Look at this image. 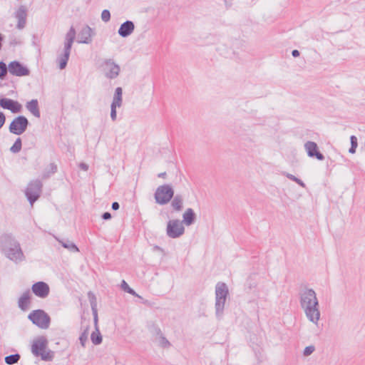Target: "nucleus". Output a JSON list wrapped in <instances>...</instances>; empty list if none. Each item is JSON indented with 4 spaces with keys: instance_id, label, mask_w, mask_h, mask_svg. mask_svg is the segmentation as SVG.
<instances>
[{
    "instance_id": "obj_1",
    "label": "nucleus",
    "mask_w": 365,
    "mask_h": 365,
    "mask_svg": "<svg viewBox=\"0 0 365 365\" xmlns=\"http://www.w3.org/2000/svg\"><path fill=\"white\" fill-rule=\"evenodd\" d=\"M299 303L307 318L315 325L320 319L319 304L317 294L313 289L304 288L299 292Z\"/></svg>"
},
{
    "instance_id": "obj_2",
    "label": "nucleus",
    "mask_w": 365,
    "mask_h": 365,
    "mask_svg": "<svg viewBox=\"0 0 365 365\" xmlns=\"http://www.w3.org/2000/svg\"><path fill=\"white\" fill-rule=\"evenodd\" d=\"M0 252L15 263L26 258L20 242L12 233L6 232L0 235Z\"/></svg>"
},
{
    "instance_id": "obj_3",
    "label": "nucleus",
    "mask_w": 365,
    "mask_h": 365,
    "mask_svg": "<svg viewBox=\"0 0 365 365\" xmlns=\"http://www.w3.org/2000/svg\"><path fill=\"white\" fill-rule=\"evenodd\" d=\"M76 36V29L72 26H71L68 31L66 33L65 36V41L63 43V51L58 55L57 62L58 63V67L61 70L64 69L66 66L68 61L69 59V56L71 54V51L72 48V45L74 42L75 38Z\"/></svg>"
},
{
    "instance_id": "obj_4",
    "label": "nucleus",
    "mask_w": 365,
    "mask_h": 365,
    "mask_svg": "<svg viewBox=\"0 0 365 365\" xmlns=\"http://www.w3.org/2000/svg\"><path fill=\"white\" fill-rule=\"evenodd\" d=\"M48 340L43 336H38L34 340L31 346V352L35 356H40L41 360L51 361L53 360L54 354L51 350H46Z\"/></svg>"
},
{
    "instance_id": "obj_5",
    "label": "nucleus",
    "mask_w": 365,
    "mask_h": 365,
    "mask_svg": "<svg viewBox=\"0 0 365 365\" xmlns=\"http://www.w3.org/2000/svg\"><path fill=\"white\" fill-rule=\"evenodd\" d=\"M229 295V290L227 284L224 282H218L215 287V314L218 319H221L223 314L227 297Z\"/></svg>"
},
{
    "instance_id": "obj_6",
    "label": "nucleus",
    "mask_w": 365,
    "mask_h": 365,
    "mask_svg": "<svg viewBox=\"0 0 365 365\" xmlns=\"http://www.w3.org/2000/svg\"><path fill=\"white\" fill-rule=\"evenodd\" d=\"M28 318L34 324L42 329H48L51 324V317L43 309L32 311Z\"/></svg>"
},
{
    "instance_id": "obj_7",
    "label": "nucleus",
    "mask_w": 365,
    "mask_h": 365,
    "mask_svg": "<svg viewBox=\"0 0 365 365\" xmlns=\"http://www.w3.org/2000/svg\"><path fill=\"white\" fill-rule=\"evenodd\" d=\"M174 190L171 185L165 184L157 187L154 197L155 202L163 205L168 204L173 197Z\"/></svg>"
},
{
    "instance_id": "obj_8",
    "label": "nucleus",
    "mask_w": 365,
    "mask_h": 365,
    "mask_svg": "<svg viewBox=\"0 0 365 365\" xmlns=\"http://www.w3.org/2000/svg\"><path fill=\"white\" fill-rule=\"evenodd\" d=\"M42 187L43 184L40 180H31L28 184L25 195L31 206L39 198L42 192Z\"/></svg>"
},
{
    "instance_id": "obj_9",
    "label": "nucleus",
    "mask_w": 365,
    "mask_h": 365,
    "mask_svg": "<svg viewBox=\"0 0 365 365\" xmlns=\"http://www.w3.org/2000/svg\"><path fill=\"white\" fill-rule=\"evenodd\" d=\"M29 125V122L25 116L19 115L11 121L9 130L11 133L20 135L26 130Z\"/></svg>"
},
{
    "instance_id": "obj_10",
    "label": "nucleus",
    "mask_w": 365,
    "mask_h": 365,
    "mask_svg": "<svg viewBox=\"0 0 365 365\" xmlns=\"http://www.w3.org/2000/svg\"><path fill=\"white\" fill-rule=\"evenodd\" d=\"M185 227L179 220H171L168 222L166 233L170 238H178L183 235Z\"/></svg>"
},
{
    "instance_id": "obj_11",
    "label": "nucleus",
    "mask_w": 365,
    "mask_h": 365,
    "mask_svg": "<svg viewBox=\"0 0 365 365\" xmlns=\"http://www.w3.org/2000/svg\"><path fill=\"white\" fill-rule=\"evenodd\" d=\"M107 78L114 79L119 75L120 68L112 59H105L101 65Z\"/></svg>"
},
{
    "instance_id": "obj_12",
    "label": "nucleus",
    "mask_w": 365,
    "mask_h": 365,
    "mask_svg": "<svg viewBox=\"0 0 365 365\" xmlns=\"http://www.w3.org/2000/svg\"><path fill=\"white\" fill-rule=\"evenodd\" d=\"M9 72L15 76H25L30 73L29 69L17 61L9 63Z\"/></svg>"
},
{
    "instance_id": "obj_13",
    "label": "nucleus",
    "mask_w": 365,
    "mask_h": 365,
    "mask_svg": "<svg viewBox=\"0 0 365 365\" xmlns=\"http://www.w3.org/2000/svg\"><path fill=\"white\" fill-rule=\"evenodd\" d=\"M31 289L36 296L42 299L48 297L50 291L48 285L44 282L34 283L32 285Z\"/></svg>"
},
{
    "instance_id": "obj_14",
    "label": "nucleus",
    "mask_w": 365,
    "mask_h": 365,
    "mask_svg": "<svg viewBox=\"0 0 365 365\" xmlns=\"http://www.w3.org/2000/svg\"><path fill=\"white\" fill-rule=\"evenodd\" d=\"M304 148L310 158H316L319 160H323L324 156L318 150L317 144L313 141H307L304 144Z\"/></svg>"
},
{
    "instance_id": "obj_15",
    "label": "nucleus",
    "mask_w": 365,
    "mask_h": 365,
    "mask_svg": "<svg viewBox=\"0 0 365 365\" xmlns=\"http://www.w3.org/2000/svg\"><path fill=\"white\" fill-rule=\"evenodd\" d=\"M94 32L88 25L83 26L78 34V43L88 44L91 43Z\"/></svg>"
},
{
    "instance_id": "obj_16",
    "label": "nucleus",
    "mask_w": 365,
    "mask_h": 365,
    "mask_svg": "<svg viewBox=\"0 0 365 365\" xmlns=\"http://www.w3.org/2000/svg\"><path fill=\"white\" fill-rule=\"evenodd\" d=\"M2 108L9 110L13 113H20L22 110V106L17 101L3 98Z\"/></svg>"
},
{
    "instance_id": "obj_17",
    "label": "nucleus",
    "mask_w": 365,
    "mask_h": 365,
    "mask_svg": "<svg viewBox=\"0 0 365 365\" xmlns=\"http://www.w3.org/2000/svg\"><path fill=\"white\" fill-rule=\"evenodd\" d=\"M14 16L18 20L16 28L19 29H23L26 26L27 16L26 9L25 6H21L15 12Z\"/></svg>"
},
{
    "instance_id": "obj_18",
    "label": "nucleus",
    "mask_w": 365,
    "mask_h": 365,
    "mask_svg": "<svg viewBox=\"0 0 365 365\" xmlns=\"http://www.w3.org/2000/svg\"><path fill=\"white\" fill-rule=\"evenodd\" d=\"M134 23L132 21L127 20L120 26L118 33L120 36L123 38H126L134 31Z\"/></svg>"
},
{
    "instance_id": "obj_19",
    "label": "nucleus",
    "mask_w": 365,
    "mask_h": 365,
    "mask_svg": "<svg viewBox=\"0 0 365 365\" xmlns=\"http://www.w3.org/2000/svg\"><path fill=\"white\" fill-rule=\"evenodd\" d=\"M31 293L28 289L25 291L23 294L19 297L18 301V306L22 311H26L29 309L31 304Z\"/></svg>"
},
{
    "instance_id": "obj_20",
    "label": "nucleus",
    "mask_w": 365,
    "mask_h": 365,
    "mask_svg": "<svg viewBox=\"0 0 365 365\" xmlns=\"http://www.w3.org/2000/svg\"><path fill=\"white\" fill-rule=\"evenodd\" d=\"M88 298L91 304L92 313L93 315L94 324L96 325L98 322V311H97V299L93 292L91 291L88 292Z\"/></svg>"
},
{
    "instance_id": "obj_21",
    "label": "nucleus",
    "mask_w": 365,
    "mask_h": 365,
    "mask_svg": "<svg viewBox=\"0 0 365 365\" xmlns=\"http://www.w3.org/2000/svg\"><path fill=\"white\" fill-rule=\"evenodd\" d=\"M26 109L35 117L40 118L41 113L37 99H32L26 104Z\"/></svg>"
},
{
    "instance_id": "obj_22",
    "label": "nucleus",
    "mask_w": 365,
    "mask_h": 365,
    "mask_svg": "<svg viewBox=\"0 0 365 365\" xmlns=\"http://www.w3.org/2000/svg\"><path fill=\"white\" fill-rule=\"evenodd\" d=\"M182 218H183L182 222L187 226H190L195 222L196 215L192 208H187L185 210V212H184V214L182 215Z\"/></svg>"
},
{
    "instance_id": "obj_23",
    "label": "nucleus",
    "mask_w": 365,
    "mask_h": 365,
    "mask_svg": "<svg viewBox=\"0 0 365 365\" xmlns=\"http://www.w3.org/2000/svg\"><path fill=\"white\" fill-rule=\"evenodd\" d=\"M54 238L64 248L72 252H79V249L73 242L67 240L66 241H63L58 237L53 235Z\"/></svg>"
},
{
    "instance_id": "obj_24",
    "label": "nucleus",
    "mask_w": 365,
    "mask_h": 365,
    "mask_svg": "<svg viewBox=\"0 0 365 365\" xmlns=\"http://www.w3.org/2000/svg\"><path fill=\"white\" fill-rule=\"evenodd\" d=\"M171 206L175 211H180L183 207V197L181 195H173Z\"/></svg>"
},
{
    "instance_id": "obj_25",
    "label": "nucleus",
    "mask_w": 365,
    "mask_h": 365,
    "mask_svg": "<svg viewBox=\"0 0 365 365\" xmlns=\"http://www.w3.org/2000/svg\"><path fill=\"white\" fill-rule=\"evenodd\" d=\"M123 90L120 87H118L115 88L113 102L111 104H114L115 106L120 107L122 105L123 99Z\"/></svg>"
},
{
    "instance_id": "obj_26",
    "label": "nucleus",
    "mask_w": 365,
    "mask_h": 365,
    "mask_svg": "<svg viewBox=\"0 0 365 365\" xmlns=\"http://www.w3.org/2000/svg\"><path fill=\"white\" fill-rule=\"evenodd\" d=\"M96 330L92 332L91 339L93 344L98 345L102 343V336L98 327V323L95 324Z\"/></svg>"
},
{
    "instance_id": "obj_27",
    "label": "nucleus",
    "mask_w": 365,
    "mask_h": 365,
    "mask_svg": "<svg viewBox=\"0 0 365 365\" xmlns=\"http://www.w3.org/2000/svg\"><path fill=\"white\" fill-rule=\"evenodd\" d=\"M21 358V356L19 354H11L5 357L4 361L6 364L9 365H13L14 364L18 363Z\"/></svg>"
},
{
    "instance_id": "obj_28",
    "label": "nucleus",
    "mask_w": 365,
    "mask_h": 365,
    "mask_svg": "<svg viewBox=\"0 0 365 365\" xmlns=\"http://www.w3.org/2000/svg\"><path fill=\"white\" fill-rule=\"evenodd\" d=\"M155 330H156L157 334L160 336V345L164 348L170 346V341L162 334L160 329L159 327H156Z\"/></svg>"
},
{
    "instance_id": "obj_29",
    "label": "nucleus",
    "mask_w": 365,
    "mask_h": 365,
    "mask_svg": "<svg viewBox=\"0 0 365 365\" xmlns=\"http://www.w3.org/2000/svg\"><path fill=\"white\" fill-rule=\"evenodd\" d=\"M22 142L21 138H16L13 145L10 148V151L13 153H18L21 151Z\"/></svg>"
},
{
    "instance_id": "obj_30",
    "label": "nucleus",
    "mask_w": 365,
    "mask_h": 365,
    "mask_svg": "<svg viewBox=\"0 0 365 365\" xmlns=\"http://www.w3.org/2000/svg\"><path fill=\"white\" fill-rule=\"evenodd\" d=\"M9 72V65L4 61H0V79H4Z\"/></svg>"
},
{
    "instance_id": "obj_31",
    "label": "nucleus",
    "mask_w": 365,
    "mask_h": 365,
    "mask_svg": "<svg viewBox=\"0 0 365 365\" xmlns=\"http://www.w3.org/2000/svg\"><path fill=\"white\" fill-rule=\"evenodd\" d=\"M121 288L123 291L133 295V296H137L138 297V294L135 292L134 289H133L132 288H130L129 287V285L128 284V283L125 281V280H123L122 281V283H121Z\"/></svg>"
},
{
    "instance_id": "obj_32",
    "label": "nucleus",
    "mask_w": 365,
    "mask_h": 365,
    "mask_svg": "<svg viewBox=\"0 0 365 365\" xmlns=\"http://www.w3.org/2000/svg\"><path fill=\"white\" fill-rule=\"evenodd\" d=\"M88 327H87L83 332L81 333L79 341L82 346L85 347L86 343L88 340Z\"/></svg>"
},
{
    "instance_id": "obj_33",
    "label": "nucleus",
    "mask_w": 365,
    "mask_h": 365,
    "mask_svg": "<svg viewBox=\"0 0 365 365\" xmlns=\"http://www.w3.org/2000/svg\"><path fill=\"white\" fill-rule=\"evenodd\" d=\"M101 19L104 22H108L110 19V13L108 10L104 9L101 13Z\"/></svg>"
},
{
    "instance_id": "obj_34",
    "label": "nucleus",
    "mask_w": 365,
    "mask_h": 365,
    "mask_svg": "<svg viewBox=\"0 0 365 365\" xmlns=\"http://www.w3.org/2000/svg\"><path fill=\"white\" fill-rule=\"evenodd\" d=\"M118 106H115L114 104L110 105V118L113 121H115L117 118V112H116V108Z\"/></svg>"
},
{
    "instance_id": "obj_35",
    "label": "nucleus",
    "mask_w": 365,
    "mask_h": 365,
    "mask_svg": "<svg viewBox=\"0 0 365 365\" xmlns=\"http://www.w3.org/2000/svg\"><path fill=\"white\" fill-rule=\"evenodd\" d=\"M314 350L315 348L314 346H308L304 349L303 354L306 356H309L314 351Z\"/></svg>"
},
{
    "instance_id": "obj_36",
    "label": "nucleus",
    "mask_w": 365,
    "mask_h": 365,
    "mask_svg": "<svg viewBox=\"0 0 365 365\" xmlns=\"http://www.w3.org/2000/svg\"><path fill=\"white\" fill-rule=\"evenodd\" d=\"M350 141H351V146H354L357 148L358 143H357V138L355 135H351L350 137Z\"/></svg>"
},
{
    "instance_id": "obj_37",
    "label": "nucleus",
    "mask_w": 365,
    "mask_h": 365,
    "mask_svg": "<svg viewBox=\"0 0 365 365\" xmlns=\"http://www.w3.org/2000/svg\"><path fill=\"white\" fill-rule=\"evenodd\" d=\"M6 121V116L4 113L0 112V129L3 127Z\"/></svg>"
},
{
    "instance_id": "obj_38",
    "label": "nucleus",
    "mask_w": 365,
    "mask_h": 365,
    "mask_svg": "<svg viewBox=\"0 0 365 365\" xmlns=\"http://www.w3.org/2000/svg\"><path fill=\"white\" fill-rule=\"evenodd\" d=\"M50 169H51V173L54 174L57 172V166L55 163H51L50 164Z\"/></svg>"
},
{
    "instance_id": "obj_39",
    "label": "nucleus",
    "mask_w": 365,
    "mask_h": 365,
    "mask_svg": "<svg viewBox=\"0 0 365 365\" xmlns=\"http://www.w3.org/2000/svg\"><path fill=\"white\" fill-rule=\"evenodd\" d=\"M283 175L284 176H286L288 179H289V180H291L292 181L295 180V178H297L294 175L288 173H286V172L283 173Z\"/></svg>"
},
{
    "instance_id": "obj_40",
    "label": "nucleus",
    "mask_w": 365,
    "mask_h": 365,
    "mask_svg": "<svg viewBox=\"0 0 365 365\" xmlns=\"http://www.w3.org/2000/svg\"><path fill=\"white\" fill-rule=\"evenodd\" d=\"M111 217V214L108 212H106L102 215V218L105 220H110Z\"/></svg>"
},
{
    "instance_id": "obj_41",
    "label": "nucleus",
    "mask_w": 365,
    "mask_h": 365,
    "mask_svg": "<svg viewBox=\"0 0 365 365\" xmlns=\"http://www.w3.org/2000/svg\"><path fill=\"white\" fill-rule=\"evenodd\" d=\"M294 182H297L299 186H301L302 187H305V186H306L305 184L304 183V182L298 178H296L295 180H294Z\"/></svg>"
},
{
    "instance_id": "obj_42",
    "label": "nucleus",
    "mask_w": 365,
    "mask_h": 365,
    "mask_svg": "<svg viewBox=\"0 0 365 365\" xmlns=\"http://www.w3.org/2000/svg\"><path fill=\"white\" fill-rule=\"evenodd\" d=\"M294 182H297L299 186H301L302 187H305V186H306L305 184L304 183V182L298 178H296L295 180H294Z\"/></svg>"
},
{
    "instance_id": "obj_43",
    "label": "nucleus",
    "mask_w": 365,
    "mask_h": 365,
    "mask_svg": "<svg viewBox=\"0 0 365 365\" xmlns=\"http://www.w3.org/2000/svg\"><path fill=\"white\" fill-rule=\"evenodd\" d=\"M111 207L113 210H118L120 207V205L118 202H113L112 203Z\"/></svg>"
},
{
    "instance_id": "obj_44",
    "label": "nucleus",
    "mask_w": 365,
    "mask_h": 365,
    "mask_svg": "<svg viewBox=\"0 0 365 365\" xmlns=\"http://www.w3.org/2000/svg\"><path fill=\"white\" fill-rule=\"evenodd\" d=\"M80 168L85 171H87L88 170V165L84 163H81L80 164Z\"/></svg>"
},
{
    "instance_id": "obj_45",
    "label": "nucleus",
    "mask_w": 365,
    "mask_h": 365,
    "mask_svg": "<svg viewBox=\"0 0 365 365\" xmlns=\"http://www.w3.org/2000/svg\"><path fill=\"white\" fill-rule=\"evenodd\" d=\"M292 55L293 57L296 58V57L299 56L300 53H299V51L298 50L295 49V50H293L292 51Z\"/></svg>"
},
{
    "instance_id": "obj_46",
    "label": "nucleus",
    "mask_w": 365,
    "mask_h": 365,
    "mask_svg": "<svg viewBox=\"0 0 365 365\" xmlns=\"http://www.w3.org/2000/svg\"><path fill=\"white\" fill-rule=\"evenodd\" d=\"M356 147H354V146H351V148H349V152L351 154H354L356 153Z\"/></svg>"
},
{
    "instance_id": "obj_47",
    "label": "nucleus",
    "mask_w": 365,
    "mask_h": 365,
    "mask_svg": "<svg viewBox=\"0 0 365 365\" xmlns=\"http://www.w3.org/2000/svg\"><path fill=\"white\" fill-rule=\"evenodd\" d=\"M166 176V173L164 172V173H160L158 175V178H165Z\"/></svg>"
},
{
    "instance_id": "obj_48",
    "label": "nucleus",
    "mask_w": 365,
    "mask_h": 365,
    "mask_svg": "<svg viewBox=\"0 0 365 365\" xmlns=\"http://www.w3.org/2000/svg\"><path fill=\"white\" fill-rule=\"evenodd\" d=\"M3 40H4V36L1 34H0V50L1 49V47H2Z\"/></svg>"
},
{
    "instance_id": "obj_49",
    "label": "nucleus",
    "mask_w": 365,
    "mask_h": 365,
    "mask_svg": "<svg viewBox=\"0 0 365 365\" xmlns=\"http://www.w3.org/2000/svg\"><path fill=\"white\" fill-rule=\"evenodd\" d=\"M224 1H225V4H226V6H231V4H231V1H232V0H224Z\"/></svg>"
},
{
    "instance_id": "obj_50",
    "label": "nucleus",
    "mask_w": 365,
    "mask_h": 365,
    "mask_svg": "<svg viewBox=\"0 0 365 365\" xmlns=\"http://www.w3.org/2000/svg\"><path fill=\"white\" fill-rule=\"evenodd\" d=\"M2 101H3V98L0 99V106H1V107H2Z\"/></svg>"
},
{
    "instance_id": "obj_51",
    "label": "nucleus",
    "mask_w": 365,
    "mask_h": 365,
    "mask_svg": "<svg viewBox=\"0 0 365 365\" xmlns=\"http://www.w3.org/2000/svg\"><path fill=\"white\" fill-rule=\"evenodd\" d=\"M155 249H156V250H160V247H158V246H156V247H155Z\"/></svg>"
},
{
    "instance_id": "obj_52",
    "label": "nucleus",
    "mask_w": 365,
    "mask_h": 365,
    "mask_svg": "<svg viewBox=\"0 0 365 365\" xmlns=\"http://www.w3.org/2000/svg\"><path fill=\"white\" fill-rule=\"evenodd\" d=\"M47 177H48V175H43V178H47Z\"/></svg>"
}]
</instances>
